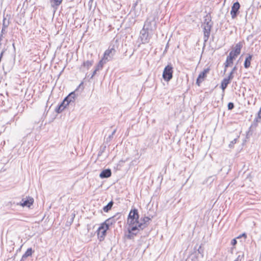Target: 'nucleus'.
<instances>
[{
  "instance_id": "nucleus-1",
  "label": "nucleus",
  "mask_w": 261,
  "mask_h": 261,
  "mask_svg": "<svg viewBox=\"0 0 261 261\" xmlns=\"http://www.w3.org/2000/svg\"><path fill=\"white\" fill-rule=\"evenodd\" d=\"M139 219V214L137 208H132L128 215L127 219V224L128 226H133L138 223Z\"/></svg>"
},
{
  "instance_id": "nucleus-2",
  "label": "nucleus",
  "mask_w": 261,
  "mask_h": 261,
  "mask_svg": "<svg viewBox=\"0 0 261 261\" xmlns=\"http://www.w3.org/2000/svg\"><path fill=\"white\" fill-rule=\"evenodd\" d=\"M144 28L152 31L156 28V17L154 13L150 14L145 21Z\"/></svg>"
},
{
  "instance_id": "nucleus-3",
  "label": "nucleus",
  "mask_w": 261,
  "mask_h": 261,
  "mask_svg": "<svg viewBox=\"0 0 261 261\" xmlns=\"http://www.w3.org/2000/svg\"><path fill=\"white\" fill-rule=\"evenodd\" d=\"M82 85L83 83H81L75 91L71 92L64 99L66 102V105H69V106H71L72 107L74 105L75 99L78 96V94H76V92H77L78 89L80 88Z\"/></svg>"
},
{
  "instance_id": "nucleus-4",
  "label": "nucleus",
  "mask_w": 261,
  "mask_h": 261,
  "mask_svg": "<svg viewBox=\"0 0 261 261\" xmlns=\"http://www.w3.org/2000/svg\"><path fill=\"white\" fill-rule=\"evenodd\" d=\"M173 68L170 64L167 65L164 68L163 72V78L166 82H169L173 77Z\"/></svg>"
},
{
  "instance_id": "nucleus-5",
  "label": "nucleus",
  "mask_w": 261,
  "mask_h": 261,
  "mask_svg": "<svg viewBox=\"0 0 261 261\" xmlns=\"http://www.w3.org/2000/svg\"><path fill=\"white\" fill-rule=\"evenodd\" d=\"M116 52V50L114 45H110L109 48L105 51L103 54L102 59L103 60H105V63L111 60L115 55Z\"/></svg>"
},
{
  "instance_id": "nucleus-6",
  "label": "nucleus",
  "mask_w": 261,
  "mask_h": 261,
  "mask_svg": "<svg viewBox=\"0 0 261 261\" xmlns=\"http://www.w3.org/2000/svg\"><path fill=\"white\" fill-rule=\"evenodd\" d=\"M149 31L145 28H143L140 33V38L142 44H146L149 42L151 35L149 34Z\"/></svg>"
},
{
  "instance_id": "nucleus-7",
  "label": "nucleus",
  "mask_w": 261,
  "mask_h": 261,
  "mask_svg": "<svg viewBox=\"0 0 261 261\" xmlns=\"http://www.w3.org/2000/svg\"><path fill=\"white\" fill-rule=\"evenodd\" d=\"M151 220L150 218L147 216L142 217L140 220L139 219L138 223L135 225V226L140 230H143L149 225Z\"/></svg>"
},
{
  "instance_id": "nucleus-8",
  "label": "nucleus",
  "mask_w": 261,
  "mask_h": 261,
  "mask_svg": "<svg viewBox=\"0 0 261 261\" xmlns=\"http://www.w3.org/2000/svg\"><path fill=\"white\" fill-rule=\"evenodd\" d=\"M139 231L140 230L136 226H128V234L126 235V237L129 240L133 239L138 234Z\"/></svg>"
},
{
  "instance_id": "nucleus-9",
  "label": "nucleus",
  "mask_w": 261,
  "mask_h": 261,
  "mask_svg": "<svg viewBox=\"0 0 261 261\" xmlns=\"http://www.w3.org/2000/svg\"><path fill=\"white\" fill-rule=\"evenodd\" d=\"M120 213H117L114 216L107 219L105 222L102 223V224L104 225V226H108V228H109V227L114 224L116 221L120 218Z\"/></svg>"
},
{
  "instance_id": "nucleus-10",
  "label": "nucleus",
  "mask_w": 261,
  "mask_h": 261,
  "mask_svg": "<svg viewBox=\"0 0 261 261\" xmlns=\"http://www.w3.org/2000/svg\"><path fill=\"white\" fill-rule=\"evenodd\" d=\"M109 229L108 226H104L102 224L97 230V237L100 241L104 240L106 235V231Z\"/></svg>"
},
{
  "instance_id": "nucleus-11",
  "label": "nucleus",
  "mask_w": 261,
  "mask_h": 261,
  "mask_svg": "<svg viewBox=\"0 0 261 261\" xmlns=\"http://www.w3.org/2000/svg\"><path fill=\"white\" fill-rule=\"evenodd\" d=\"M87 58L88 60L83 62L81 68H85L88 70L93 65L94 62L93 55L92 54H88Z\"/></svg>"
},
{
  "instance_id": "nucleus-12",
  "label": "nucleus",
  "mask_w": 261,
  "mask_h": 261,
  "mask_svg": "<svg viewBox=\"0 0 261 261\" xmlns=\"http://www.w3.org/2000/svg\"><path fill=\"white\" fill-rule=\"evenodd\" d=\"M240 7V4L238 2H236L233 3L230 11V15L232 19H235L239 14Z\"/></svg>"
},
{
  "instance_id": "nucleus-13",
  "label": "nucleus",
  "mask_w": 261,
  "mask_h": 261,
  "mask_svg": "<svg viewBox=\"0 0 261 261\" xmlns=\"http://www.w3.org/2000/svg\"><path fill=\"white\" fill-rule=\"evenodd\" d=\"M210 70V68H207L204 69L202 72L199 73L196 80V84L198 86L200 85L201 83L203 81L204 79L206 77V75L209 72Z\"/></svg>"
},
{
  "instance_id": "nucleus-14",
  "label": "nucleus",
  "mask_w": 261,
  "mask_h": 261,
  "mask_svg": "<svg viewBox=\"0 0 261 261\" xmlns=\"http://www.w3.org/2000/svg\"><path fill=\"white\" fill-rule=\"evenodd\" d=\"M237 56H234L232 52H230L229 55L227 57L226 60L224 63V72H226L227 67L230 66L233 63V61Z\"/></svg>"
},
{
  "instance_id": "nucleus-15",
  "label": "nucleus",
  "mask_w": 261,
  "mask_h": 261,
  "mask_svg": "<svg viewBox=\"0 0 261 261\" xmlns=\"http://www.w3.org/2000/svg\"><path fill=\"white\" fill-rule=\"evenodd\" d=\"M34 203V199L31 197H27L26 198L22 199L20 205L23 207H30Z\"/></svg>"
},
{
  "instance_id": "nucleus-16",
  "label": "nucleus",
  "mask_w": 261,
  "mask_h": 261,
  "mask_svg": "<svg viewBox=\"0 0 261 261\" xmlns=\"http://www.w3.org/2000/svg\"><path fill=\"white\" fill-rule=\"evenodd\" d=\"M244 42H239L237 43L235 46L233 48V49L230 51L232 52V54H234V56H238L241 53V49L243 47Z\"/></svg>"
},
{
  "instance_id": "nucleus-17",
  "label": "nucleus",
  "mask_w": 261,
  "mask_h": 261,
  "mask_svg": "<svg viewBox=\"0 0 261 261\" xmlns=\"http://www.w3.org/2000/svg\"><path fill=\"white\" fill-rule=\"evenodd\" d=\"M213 23L212 21L211 16L209 14H207L204 17V21L202 24V28L208 27L209 28H212Z\"/></svg>"
},
{
  "instance_id": "nucleus-18",
  "label": "nucleus",
  "mask_w": 261,
  "mask_h": 261,
  "mask_svg": "<svg viewBox=\"0 0 261 261\" xmlns=\"http://www.w3.org/2000/svg\"><path fill=\"white\" fill-rule=\"evenodd\" d=\"M66 104V101L64 99L63 101L56 108V112L58 114L61 113L67 107V106H69V105Z\"/></svg>"
},
{
  "instance_id": "nucleus-19",
  "label": "nucleus",
  "mask_w": 261,
  "mask_h": 261,
  "mask_svg": "<svg viewBox=\"0 0 261 261\" xmlns=\"http://www.w3.org/2000/svg\"><path fill=\"white\" fill-rule=\"evenodd\" d=\"M212 28H209L208 27L203 28V34H204L203 40H204V43H205L207 41V40L210 37Z\"/></svg>"
},
{
  "instance_id": "nucleus-20",
  "label": "nucleus",
  "mask_w": 261,
  "mask_h": 261,
  "mask_svg": "<svg viewBox=\"0 0 261 261\" xmlns=\"http://www.w3.org/2000/svg\"><path fill=\"white\" fill-rule=\"evenodd\" d=\"M112 175L111 169H107L102 170L99 174V177L101 178H106L110 177Z\"/></svg>"
},
{
  "instance_id": "nucleus-21",
  "label": "nucleus",
  "mask_w": 261,
  "mask_h": 261,
  "mask_svg": "<svg viewBox=\"0 0 261 261\" xmlns=\"http://www.w3.org/2000/svg\"><path fill=\"white\" fill-rule=\"evenodd\" d=\"M253 56L250 54H248L247 56L246 57L244 63V66L245 68L248 69L250 67L251 65V61L252 59Z\"/></svg>"
},
{
  "instance_id": "nucleus-22",
  "label": "nucleus",
  "mask_w": 261,
  "mask_h": 261,
  "mask_svg": "<svg viewBox=\"0 0 261 261\" xmlns=\"http://www.w3.org/2000/svg\"><path fill=\"white\" fill-rule=\"evenodd\" d=\"M62 1L63 0H50L51 7L56 9L58 8Z\"/></svg>"
},
{
  "instance_id": "nucleus-23",
  "label": "nucleus",
  "mask_w": 261,
  "mask_h": 261,
  "mask_svg": "<svg viewBox=\"0 0 261 261\" xmlns=\"http://www.w3.org/2000/svg\"><path fill=\"white\" fill-rule=\"evenodd\" d=\"M230 81L228 80L225 77L221 82V88L224 91L227 87L228 85L230 83Z\"/></svg>"
},
{
  "instance_id": "nucleus-24",
  "label": "nucleus",
  "mask_w": 261,
  "mask_h": 261,
  "mask_svg": "<svg viewBox=\"0 0 261 261\" xmlns=\"http://www.w3.org/2000/svg\"><path fill=\"white\" fill-rule=\"evenodd\" d=\"M34 251L32 248H29L27 249L25 252L22 255V259H25L28 257L32 255Z\"/></svg>"
},
{
  "instance_id": "nucleus-25",
  "label": "nucleus",
  "mask_w": 261,
  "mask_h": 261,
  "mask_svg": "<svg viewBox=\"0 0 261 261\" xmlns=\"http://www.w3.org/2000/svg\"><path fill=\"white\" fill-rule=\"evenodd\" d=\"M114 202L112 200L109 202L107 205L103 207V210L105 212L108 213L112 207Z\"/></svg>"
},
{
  "instance_id": "nucleus-26",
  "label": "nucleus",
  "mask_w": 261,
  "mask_h": 261,
  "mask_svg": "<svg viewBox=\"0 0 261 261\" xmlns=\"http://www.w3.org/2000/svg\"><path fill=\"white\" fill-rule=\"evenodd\" d=\"M261 121V108L257 113V116L254 120L253 123L255 126L257 125V123Z\"/></svg>"
},
{
  "instance_id": "nucleus-27",
  "label": "nucleus",
  "mask_w": 261,
  "mask_h": 261,
  "mask_svg": "<svg viewBox=\"0 0 261 261\" xmlns=\"http://www.w3.org/2000/svg\"><path fill=\"white\" fill-rule=\"evenodd\" d=\"M104 63H105V60H103V59L102 58V59L100 61H99L98 63L95 67L96 71H99V70L101 69L103 67Z\"/></svg>"
},
{
  "instance_id": "nucleus-28",
  "label": "nucleus",
  "mask_w": 261,
  "mask_h": 261,
  "mask_svg": "<svg viewBox=\"0 0 261 261\" xmlns=\"http://www.w3.org/2000/svg\"><path fill=\"white\" fill-rule=\"evenodd\" d=\"M9 20H7L6 17H4L3 22V27L7 29L9 26Z\"/></svg>"
},
{
  "instance_id": "nucleus-29",
  "label": "nucleus",
  "mask_w": 261,
  "mask_h": 261,
  "mask_svg": "<svg viewBox=\"0 0 261 261\" xmlns=\"http://www.w3.org/2000/svg\"><path fill=\"white\" fill-rule=\"evenodd\" d=\"M244 253H240L237 258L236 259V260L237 261H241V260L244 258Z\"/></svg>"
},
{
  "instance_id": "nucleus-30",
  "label": "nucleus",
  "mask_w": 261,
  "mask_h": 261,
  "mask_svg": "<svg viewBox=\"0 0 261 261\" xmlns=\"http://www.w3.org/2000/svg\"><path fill=\"white\" fill-rule=\"evenodd\" d=\"M238 140L237 138L234 139L232 141H231L229 144V147L230 148L233 147L234 144L237 143V141Z\"/></svg>"
},
{
  "instance_id": "nucleus-31",
  "label": "nucleus",
  "mask_w": 261,
  "mask_h": 261,
  "mask_svg": "<svg viewBox=\"0 0 261 261\" xmlns=\"http://www.w3.org/2000/svg\"><path fill=\"white\" fill-rule=\"evenodd\" d=\"M227 107H228V109L229 110H232L234 108V107L233 103L231 102H229L228 103Z\"/></svg>"
},
{
  "instance_id": "nucleus-32",
  "label": "nucleus",
  "mask_w": 261,
  "mask_h": 261,
  "mask_svg": "<svg viewBox=\"0 0 261 261\" xmlns=\"http://www.w3.org/2000/svg\"><path fill=\"white\" fill-rule=\"evenodd\" d=\"M233 73L232 72H230L228 76L225 78L227 79L228 80L231 81V80H232V79L233 78Z\"/></svg>"
},
{
  "instance_id": "nucleus-33",
  "label": "nucleus",
  "mask_w": 261,
  "mask_h": 261,
  "mask_svg": "<svg viewBox=\"0 0 261 261\" xmlns=\"http://www.w3.org/2000/svg\"><path fill=\"white\" fill-rule=\"evenodd\" d=\"M198 253L200 254H201L202 256H203V251L204 249L201 247V246H200L197 250Z\"/></svg>"
},
{
  "instance_id": "nucleus-34",
  "label": "nucleus",
  "mask_w": 261,
  "mask_h": 261,
  "mask_svg": "<svg viewBox=\"0 0 261 261\" xmlns=\"http://www.w3.org/2000/svg\"><path fill=\"white\" fill-rule=\"evenodd\" d=\"M113 138V134L110 135L107 138H106V142L109 143L110 142L112 139Z\"/></svg>"
},
{
  "instance_id": "nucleus-35",
  "label": "nucleus",
  "mask_w": 261,
  "mask_h": 261,
  "mask_svg": "<svg viewBox=\"0 0 261 261\" xmlns=\"http://www.w3.org/2000/svg\"><path fill=\"white\" fill-rule=\"evenodd\" d=\"M242 237H244L245 239L247 238V234L246 233H243L237 237V239H240Z\"/></svg>"
},
{
  "instance_id": "nucleus-36",
  "label": "nucleus",
  "mask_w": 261,
  "mask_h": 261,
  "mask_svg": "<svg viewBox=\"0 0 261 261\" xmlns=\"http://www.w3.org/2000/svg\"><path fill=\"white\" fill-rule=\"evenodd\" d=\"M237 243V241L236 240V239H233L231 240V244L232 245V246H234L236 245V244Z\"/></svg>"
},
{
  "instance_id": "nucleus-37",
  "label": "nucleus",
  "mask_w": 261,
  "mask_h": 261,
  "mask_svg": "<svg viewBox=\"0 0 261 261\" xmlns=\"http://www.w3.org/2000/svg\"><path fill=\"white\" fill-rule=\"evenodd\" d=\"M6 28L2 27L1 34L4 35V34H5L6 33Z\"/></svg>"
},
{
  "instance_id": "nucleus-38",
  "label": "nucleus",
  "mask_w": 261,
  "mask_h": 261,
  "mask_svg": "<svg viewBox=\"0 0 261 261\" xmlns=\"http://www.w3.org/2000/svg\"><path fill=\"white\" fill-rule=\"evenodd\" d=\"M97 71H96V69H95L93 71L91 77H90V79H93V77H94V76L96 74V72H97Z\"/></svg>"
},
{
  "instance_id": "nucleus-39",
  "label": "nucleus",
  "mask_w": 261,
  "mask_h": 261,
  "mask_svg": "<svg viewBox=\"0 0 261 261\" xmlns=\"http://www.w3.org/2000/svg\"><path fill=\"white\" fill-rule=\"evenodd\" d=\"M237 70V67L236 66H235L232 69L231 71V72H232L233 73H234V72H236V71Z\"/></svg>"
},
{
  "instance_id": "nucleus-40",
  "label": "nucleus",
  "mask_w": 261,
  "mask_h": 261,
  "mask_svg": "<svg viewBox=\"0 0 261 261\" xmlns=\"http://www.w3.org/2000/svg\"><path fill=\"white\" fill-rule=\"evenodd\" d=\"M116 132V129H115L113 132L112 133H111V134H113V136H114V135L115 134Z\"/></svg>"
},
{
  "instance_id": "nucleus-41",
  "label": "nucleus",
  "mask_w": 261,
  "mask_h": 261,
  "mask_svg": "<svg viewBox=\"0 0 261 261\" xmlns=\"http://www.w3.org/2000/svg\"><path fill=\"white\" fill-rule=\"evenodd\" d=\"M4 35H2V34H1L0 35V42H1V41L2 40L4 36H3Z\"/></svg>"
},
{
  "instance_id": "nucleus-42",
  "label": "nucleus",
  "mask_w": 261,
  "mask_h": 261,
  "mask_svg": "<svg viewBox=\"0 0 261 261\" xmlns=\"http://www.w3.org/2000/svg\"><path fill=\"white\" fill-rule=\"evenodd\" d=\"M32 130H33V128L30 129L29 130V132L28 134H30L32 132Z\"/></svg>"
},
{
  "instance_id": "nucleus-43",
  "label": "nucleus",
  "mask_w": 261,
  "mask_h": 261,
  "mask_svg": "<svg viewBox=\"0 0 261 261\" xmlns=\"http://www.w3.org/2000/svg\"><path fill=\"white\" fill-rule=\"evenodd\" d=\"M106 147V146H105V147L102 148V149L101 150V151H102V152H103L104 151V150H105Z\"/></svg>"
},
{
  "instance_id": "nucleus-44",
  "label": "nucleus",
  "mask_w": 261,
  "mask_h": 261,
  "mask_svg": "<svg viewBox=\"0 0 261 261\" xmlns=\"http://www.w3.org/2000/svg\"><path fill=\"white\" fill-rule=\"evenodd\" d=\"M12 46H13V48L15 49V44H14V43H13V44H12Z\"/></svg>"
},
{
  "instance_id": "nucleus-45",
  "label": "nucleus",
  "mask_w": 261,
  "mask_h": 261,
  "mask_svg": "<svg viewBox=\"0 0 261 261\" xmlns=\"http://www.w3.org/2000/svg\"><path fill=\"white\" fill-rule=\"evenodd\" d=\"M102 153V152L101 151L100 152H99L98 153V155H100L101 154V153Z\"/></svg>"
},
{
  "instance_id": "nucleus-46",
  "label": "nucleus",
  "mask_w": 261,
  "mask_h": 261,
  "mask_svg": "<svg viewBox=\"0 0 261 261\" xmlns=\"http://www.w3.org/2000/svg\"><path fill=\"white\" fill-rule=\"evenodd\" d=\"M1 46H2V43H1V42H0V48H1Z\"/></svg>"
},
{
  "instance_id": "nucleus-47",
  "label": "nucleus",
  "mask_w": 261,
  "mask_h": 261,
  "mask_svg": "<svg viewBox=\"0 0 261 261\" xmlns=\"http://www.w3.org/2000/svg\"><path fill=\"white\" fill-rule=\"evenodd\" d=\"M24 259H22V257H21V259L20 260V261H24Z\"/></svg>"
},
{
  "instance_id": "nucleus-48",
  "label": "nucleus",
  "mask_w": 261,
  "mask_h": 261,
  "mask_svg": "<svg viewBox=\"0 0 261 261\" xmlns=\"http://www.w3.org/2000/svg\"><path fill=\"white\" fill-rule=\"evenodd\" d=\"M74 217V216L72 218V219H72V222L73 221V220Z\"/></svg>"
},
{
  "instance_id": "nucleus-49",
  "label": "nucleus",
  "mask_w": 261,
  "mask_h": 261,
  "mask_svg": "<svg viewBox=\"0 0 261 261\" xmlns=\"http://www.w3.org/2000/svg\"><path fill=\"white\" fill-rule=\"evenodd\" d=\"M234 261H237L236 259Z\"/></svg>"
},
{
  "instance_id": "nucleus-50",
  "label": "nucleus",
  "mask_w": 261,
  "mask_h": 261,
  "mask_svg": "<svg viewBox=\"0 0 261 261\" xmlns=\"http://www.w3.org/2000/svg\"><path fill=\"white\" fill-rule=\"evenodd\" d=\"M92 0H91V1H92Z\"/></svg>"
}]
</instances>
